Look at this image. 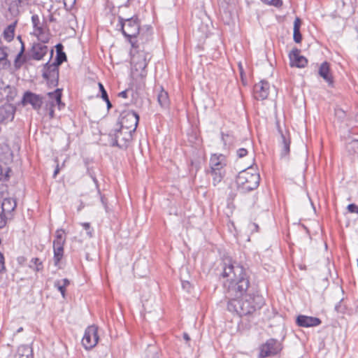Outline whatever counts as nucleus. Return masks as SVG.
<instances>
[{
	"mask_svg": "<svg viewBox=\"0 0 358 358\" xmlns=\"http://www.w3.org/2000/svg\"><path fill=\"white\" fill-rule=\"evenodd\" d=\"M221 276L227 278L224 286L227 287L229 296L232 297L227 303V309L236 313L240 317L250 315L263 305V299L259 295L245 294L250 281L245 270L231 259L224 262Z\"/></svg>",
	"mask_w": 358,
	"mask_h": 358,
	"instance_id": "nucleus-1",
	"label": "nucleus"
},
{
	"mask_svg": "<svg viewBox=\"0 0 358 358\" xmlns=\"http://www.w3.org/2000/svg\"><path fill=\"white\" fill-rule=\"evenodd\" d=\"M259 174L252 168L241 171L236 178L238 191L244 194L257 188L259 185Z\"/></svg>",
	"mask_w": 358,
	"mask_h": 358,
	"instance_id": "nucleus-2",
	"label": "nucleus"
},
{
	"mask_svg": "<svg viewBox=\"0 0 358 358\" xmlns=\"http://www.w3.org/2000/svg\"><path fill=\"white\" fill-rule=\"evenodd\" d=\"M132 133L134 132L131 130L117 124L115 127L109 134L111 145L120 148H127V143L132 139Z\"/></svg>",
	"mask_w": 358,
	"mask_h": 358,
	"instance_id": "nucleus-3",
	"label": "nucleus"
},
{
	"mask_svg": "<svg viewBox=\"0 0 358 358\" xmlns=\"http://www.w3.org/2000/svg\"><path fill=\"white\" fill-rule=\"evenodd\" d=\"M66 242L65 232L63 229H57L53 241V261L55 266L61 268V260L64 257V245Z\"/></svg>",
	"mask_w": 358,
	"mask_h": 358,
	"instance_id": "nucleus-4",
	"label": "nucleus"
},
{
	"mask_svg": "<svg viewBox=\"0 0 358 358\" xmlns=\"http://www.w3.org/2000/svg\"><path fill=\"white\" fill-rule=\"evenodd\" d=\"M282 349V344L276 339L270 338L260 347L259 357L266 358L278 355Z\"/></svg>",
	"mask_w": 358,
	"mask_h": 358,
	"instance_id": "nucleus-5",
	"label": "nucleus"
},
{
	"mask_svg": "<svg viewBox=\"0 0 358 358\" xmlns=\"http://www.w3.org/2000/svg\"><path fill=\"white\" fill-rule=\"evenodd\" d=\"M138 121V115L133 110H128L122 113L121 120L118 124L122 127L127 128L134 132L137 128Z\"/></svg>",
	"mask_w": 358,
	"mask_h": 358,
	"instance_id": "nucleus-6",
	"label": "nucleus"
},
{
	"mask_svg": "<svg viewBox=\"0 0 358 358\" xmlns=\"http://www.w3.org/2000/svg\"><path fill=\"white\" fill-rule=\"evenodd\" d=\"M98 327L95 325L88 327L82 339V344L86 350L93 348L98 343Z\"/></svg>",
	"mask_w": 358,
	"mask_h": 358,
	"instance_id": "nucleus-7",
	"label": "nucleus"
},
{
	"mask_svg": "<svg viewBox=\"0 0 358 358\" xmlns=\"http://www.w3.org/2000/svg\"><path fill=\"white\" fill-rule=\"evenodd\" d=\"M122 34L128 38H135L139 34L140 25L136 19L130 18L121 21Z\"/></svg>",
	"mask_w": 358,
	"mask_h": 358,
	"instance_id": "nucleus-8",
	"label": "nucleus"
},
{
	"mask_svg": "<svg viewBox=\"0 0 358 358\" xmlns=\"http://www.w3.org/2000/svg\"><path fill=\"white\" fill-rule=\"evenodd\" d=\"M43 77L51 87H56L59 80V66L47 63L44 66Z\"/></svg>",
	"mask_w": 358,
	"mask_h": 358,
	"instance_id": "nucleus-9",
	"label": "nucleus"
},
{
	"mask_svg": "<svg viewBox=\"0 0 358 358\" xmlns=\"http://www.w3.org/2000/svg\"><path fill=\"white\" fill-rule=\"evenodd\" d=\"M270 84L266 80H261L254 86V96L257 100L266 99L269 94Z\"/></svg>",
	"mask_w": 358,
	"mask_h": 358,
	"instance_id": "nucleus-10",
	"label": "nucleus"
},
{
	"mask_svg": "<svg viewBox=\"0 0 358 358\" xmlns=\"http://www.w3.org/2000/svg\"><path fill=\"white\" fill-rule=\"evenodd\" d=\"M209 166L210 170H224V167L227 166L226 157L222 154L212 155L210 159Z\"/></svg>",
	"mask_w": 358,
	"mask_h": 358,
	"instance_id": "nucleus-11",
	"label": "nucleus"
},
{
	"mask_svg": "<svg viewBox=\"0 0 358 358\" xmlns=\"http://www.w3.org/2000/svg\"><path fill=\"white\" fill-rule=\"evenodd\" d=\"M62 90L57 89L54 92H49L48 96L49 97L48 103L46 104V107H57L59 110H61L64 107V103L62 101Z\"/></svg>",
	"mask_w": 358,
	"mask_h": 358,
	"instance_id": "nucleus-12",
	"label": "nucleus"
},
{
	"mask_svg": "<svg viewBox=\"0 0 358 358\" xmlns=\"http://www.w3.org/2000/svg\"><path fill=\"white\" fill-rule=\"evenodd\" d=\"M290 65L297 68H303L308 63L307 59L300 55V50L297 48L294 49L289 55Z\"/></svg>",
	"mask_w": 358,
	"mask_h": 358,
	"instance_id": "nucleus-13",
	"label": "nucleus"
},
{
	"mask_svg": "<svg viewBox=\"0 0 358 358\" xmlns=\"http://www.w3.org/2000/svg\"><path fill=\"white\" fill-rule=\"evenodd\" d=\"M296 322L298 326L301 327H312L320 325L322 322L320 319L315 317L300 315L296 317Z\"/></svg>",
	"mask_w": 358,
	"mask_h": 358,
	"instance_id": "nucleus-14",
	"label": "nucleus"
},
{
	"mask_svg": "<svg viewBox=\"0 0 358 358\" xmlns=\"http://www.w3.org/2000/svg\"><path fill=\"white\" fill-rule=\"evenodd\" d=\"M17 206V202L13 198H5L1 203L2 214L5 215L7 219L11 220L13 218V212Z\"/></svg>",
	"mask_w": 358,
	"mask_h": 358,
	"instance_id": "nucleus-15",
	"label": "nucleus"
},
{
	"mask_svg": "<svg viewBox=\"0 0 358 358\" xmlns=\"http://www.w3.org/2000/svg\"><path fill=\"white\" fill-rule=\"evenodd\" d=\"M24 104H31L35 110L39 109L43 103L42 97L31 92H27L23 96Z\"/></svg>",
	"mask_w": 358,
	"mask_h": 358,
	"instance_id": "nucleus-16",
	"label": "nucleus"
},
{
	"mask_svg": "<svg viewBox=\"0 0 358 358\" xmlns=\"http://www.w3.org/2000/svg\"><path fill=\"white\" fill-rule=\"evenodd\" d=\"M15 108L12 104H5L0 107V123L12 121Z\"/></svg>",
	"mask_w": 358,
	"mask_h": 358,
	"instance_id": "nucleus-17",
	"label": "nucleus"
},
{
	"mask_svg": "<svg viewBox=\"0 0 358 358\" xmlns=\"http://www.w3.org/2000/svg\"><path fill=\"white\" fill-rule=\"evenodd\" d=\"M48 51V46L40 43H34L29 52V55L31 58L35 60H40L46 55Z\"/></svg>",
	"mask_w": 358,
	"mask_h": 358,
	"instance_id": "nucleus-18",
	"label": "nucleus"
},
{
	"mask_svg": "<svg viewBox=\"0 0 358 358\" xmlns=\"http://www.w3.org/2000/svg\"><path fill=\"white\" fill-rule=\"evenodd\" d=\"M280 133V143L282 145L281 156L285 157H287L290 151V137L288 132L283 133L281 130H279Z\"/></svg>",
	"mask_w": 358,
	"mask_h": 358,
	"instance_id": "nucleus-19",
	"label": "nucleus"
},
{
	"mask_svg": "<svg viewBox=\"0 0 358 358\" xmlns=\"http://www.w3.org/2000/svg\"><path fill=\"white\" fill-rule=\"evenodd\" d=\"M318 73L329 84V85H332L334 80L333 77L330 73V66L328 62H324L320 65Z\"/></svg>",
	"mask_w": 358,
	"mask_h": 358,
	"instance_id": "nucleus-20",
	"label": "nucleus"
},
{
	"mask_svg": "<svg viewBox=\"0 0 358 358\" xmlns=\"http://www.w3.org/2000/svg\"><path fill=\"white\" fill-rule=\"evenodd\" d=\"M131 64L134 65L136 70H144L148 65V62L144 54L139 53L138 55H133Z\"/></svg>",
	"mask_w": 358,
	"mask_h": 358,
	"instance_id": "nucleus-21",
	"label": "nucleus"
},
{
	"mask_svg": "<svg viewBox=\"0 0 358 358\" xmlns=\"http://www.w3.org/2000/svg\"><path fill=\"white\" fill-rule=\"evenodd\" d=\"M17 38L20 40V42L21 43V49L20 52L17 55L15 61H14V66L16 69H19L22 64L26 62V56H24V52L25 50V47L24 43L22 41L21 36H18Z\"/></svg>",
	"mask_w": 358,
	"mask_h": 358,
	"instance_id": "nucleus-22",
	"label": "nucleus"
},
{
	"mask_svg": "<svg viewBox=\"0 0 358 358\" xmlns=\"http://www.w3.org/2000/svg\"><path fill=\"white\" fill-rule=\"evenodd\" d=\"M14 358H33L32 349L28 345H22L18 348Z\"/></svg>",
	"mask_w": 358,
	"mask_h": 358,
	"instance_id": "nucleus-23",
	"label": "nucleus"
},
{
	"mask_svg": "<svg viewBox=\"0 0 358 358\" xmlns=\"http://www.w3.org/2000/svg\"><path fill=\"white\" fill-rule=\"evenodd\" d=\"M55 48H56L57 56H56L55 62H53L52 64L59 66L64 61L66 60V55L65 52L63 51L64 47L61 43L57 44L55 46Z\"/></svg>",
	"mask_w": 358,
	"mask_h": 358,
	"instance_id": "nucleus-24",
	"label": "nucleus"
},
{
	"mask_svg": "<svg viewBox=\"0 0 358 358\" xmlns=\"http://www.w3.org/2000/svg\"><path fill=\"white\" fill-rule=\"evenodd\" d=\"M6 47L0 48V70L6 69L10 66V62L8 59V53Z\"/></svg>",
	"mask_w": 358,
	"mask_h": 358,
	"instance_id": "nucleus-25",
	"label": "nucleus"
},
{
	"mask_svg": "<svg viewBox=\"0 0 358 358\" xmlns=\"http://www.w3.org/2000/svg\"><path fill=\"white\" fill-rule=\"evenodd\" d=\"M301 20L299 17H296L294 22V34H293V38L294 41L299 43L301 42L302 40V36L300 32V27L301 25Z\"/></svg>",
	"mask_w": 358,
	"mask_h": 358,
	"instance_id": "nucleus-26",
	"label": "nucleus"
},
{
	"mask_svg": "<svg viewBox=\"0 0 358 358\" xmlns=\"http://www.w3.org/2000/svg\"><path fill=\"white\" fill-rule=\"evenodd\" d=\"M157 101L162 108H167L169 106L170 101L168 93L163 88H161L157 94Z\"/></svg>",
	"mask_w": 358,
	"mask_h": 358,
	"instance_id": "nucleus-27",
	"label": "nucleus"
},
{
	"mask_svg": "<svg viewBox=\"0 0 358 358\" xmlns=\"http://www.w3.org/2000/svg\"><path fill=\"white\" fill-rule=\"evenodd\" d=\"M209 174H210L212 177V181L214 186H216L219 184L223 179L225 176V169L224 170H219V171H213L210 170L208 171Z\"/></svg>",
	"mask_w": 358,
	"mask_h": 358,
	"instance_id": "nucleus-28",
	"label": "nucleus"
},
{
	"mask_svg": "<svg viewBox=\"0 0 358 358\" xmlns=\"http://www.w3.org/2000/svg\"><path fill=\"white\" fill-rule=\"evenodd\" d=\"M29 267L36 272H40L43 269V264L39 258L34 257L30 260Z\"/></svg>",
	"mask_w": 358,
	"mask_h": 358,
	"instance_id": "nucleus-29",
	"label": "nucleus"
},
{
	"mask_svg": "<svg viewBox=\"0 0 358 358\" xmlns=\"http://www.w3.org/2000/svg\"><path fill=\"white\" fill-rule=\"evenodd\" d=\"M32 24L34 28V31L38 34L41 35L43 32L42 24L41 23L39 17L37 15H34L31 17Z\"/></svg>",
	"mask_w": 358,
	"mask_h": 358,
	"instance_id": "nucleus-30",
	"label": "nucleus"
},
{
	"mask_svg": "<svg viewBox=\"0 0 358 358\" xmlns=\"http://www.w3.org/2000/svg\"><path fill=\"white\" fill-rule=\"evenodd\" d=\"M15 31V26L9 25L3 31L4 38L10 41L13 38Z\"/></svg>",
	"mask_w": 358,
	"mask_h": 358,
	"instance_id": "nucleus-31",
	"label": "nucleus"
},
{
	"mask_svg": "<svg viewBox=\"0 0 358 358\" xmlns=\"http://www.w3.org/2000/svg\"><path fill=\"white\" fill-rule=\"evenodd\" d=\"M222 139L224 142V145L229 146L231 144H232L234 141V137L229 134H222Z\"/></svg>",
	"mask_w": 358,
	"mask_h": 358,
	"instance_id": "nucleus-32",
	"label": "nucleus"
},
{
	"mask_svg": "<svg viewBox=\"0 0 358 358\" xmlns=\"http://www.w3.org/2000/svg\"><path fill=\"white\" fill-rule=\"evenodd\" d=\"M54 286L60 292L62 296L64 298L66 287H64V285H62V282H59V280H56L54 282Z\"/></svg>",
	"mask_w": 358,
	"mask_h": 358,
	"instance_id": "nucleus-33",
	"label": "nucleus"
},
{
	"mask_svg": "<svg viewBox=\"0 0 358 358\" xmlns=\"http://www.w3.org/2000/svg\"><path fill=\"white\" fill-rule=\"evenodd\" d=\"M348 149L349 151L354 150L358 152V140H352L348 144Z\"/></svg>",
	"mask_w": 358,
	"mask_h": 358,
	"instance_id": "nucleus-34",
	"label": "nucleus"
},
{
	"mask_svg": "<svg viewBox=\"0 0 358 358\" xmlns=\"http://www.w3.org/2000/svg\"><path fill=\"white\" fill-rule=\"evenodd\" d=\"M84 229L86 231L87 236L91 238L93 236V230L91 229L90 224L89 222H83L81 224Z\"/></svg>",
	"mask_w": 358,
	"mask_h": 358,
	"instance_id": "nucleus-35",
	"label": "nucleus"
},
{
	"mask_svg": "<svg viewBox=\"0 0 358 358\" xmlns=\"http://www.w3.org/2000/svg\"><path fill=\"white\" fill-rule=\"evenodd\" d=\"M98 85H99L100 92L101 94V98L103 99H106L108 96L106 90H105L102 83H99Z\"/></svg>",
	"mask_w": 358,
	"mask_h": 358,
	"instance_id": "nucleus-36",
	"label": "nucleus"
},
{
	"mask_svg": "<svg viewBox=\"0 0 358 358\" xmlns=\"http://www.w3.org/2000/svg\"><path fill=\"white\" fill-rule=\"evenodd\" d=\"M236 196V194L234 192H231L229 195H228V197H227V205L229 206H232L233 205V201H234L235 198Z\"/></svg>",
	"mask_w": 358,
	"mask_h": 358,
	"instance_id": "nucleus-37",
	"label": "nucleus"
},
{
	"mask_svg": "<svg viewBox=\"0 0 358 358\" xmlns=\"http://www.w3.org/2000/svg\"><path fill=\"white\" fill-rule=\"evenodd\" d=\"M348 210L351 213L358 214V206L355 203H350L347 207Z\"/></svg>",
	"mask_w": 358,
	"mask_h": 358,
	"instance_id": "nucleus-38",
	"label": "nucleus"
},
{
	"mask_svg": "<svg viewBox=\"0 0 358 358\" xmlns=\"http://www.w3.org/2000/svg\"><path fill=\"white\" fill-rule=\"evenodd\" d=\"M6 271L4 257L1 252H0V273H2Z\"/></svg>",
	"mask_w": 358,
	"mask_h": 358,
	"instance_id": "nucleus-39",
	"label": "nucleus"
},
{
	"mask_svg": "<svg viewBox=\"0 0 358 358\" xmlns=\"http://www.w3.org/2000/svg\"><path fill=\"white\" fill-rule=\"evenodd\" d=\"M342 301L343 300H341L338 304L336 305L335 306V310L338 312V313H344L345 310V306H343L342 305Z\"/></svg>",
	"mask_w": 358,
	"mask_h": 358,
	"instance_id": "nucleus-40",
	"label": "nucleus"
},
{
	"mask_svg": "<svg viewBox=\"0 0 358 358\" xmlns=\"http://www.w3.org/2000/svg\"><path fill=\"white\" fill-rule=\"evenodd\" d=\"M237 155L239 158H242L248 155V150L245 148H239L237 150Z\"/></svg>",
	"mask_w": 358,
	"mask_h": 358,
	"instance_id": "nucleus-41",
	"label": "nucleus"
},
{
	"mask_svg": "<svg viewBox=\"0 0 358 358\" xmlns=\"http://www.w3.org/2000/svg\"><path fill=\"white\" fill-rule=\"evenodd\" d=\"M7 220H8V219H7V217L2 213H0V229L3 228L6 225Z\"/></svg>",
	"mask_w": 358,
	"mask_h": 358,
	"instance_id": "nucleus-42",
	"label": "nucleus"
},
{
	"mask_svg": "<svg viewBox=\"0 0 358 358\" xmlns=\"http://www.w3.org/2000/svg\"><path fill=\"white\" fill-rule=\"evenodd\" d=\"M248 227L252 232H257L259 231V226L256 223H250Z\"/></svg>",
	"mask_w": 358,
	"mask_h": 358,
	"instance_id": "nucleus-43",
	"label": "nucleus"
},
{
	"mask_svg": "<svg viewBox=\"0 0 358 358\" xmlns=\"http://www.w3.org/2000/svg\"><path fill=\"white\" fill-rule=\"evenodd\" d=\"M58 280L59 282H62V285H64V287H67L70 284V282L67 278H64L62 280Z\"/></svg>",
	"mask_w": 358,
	"mask_h": 358,
	"instance_id": "nucleus-44",
	"label": "nucleus"
},
{
	"mask_svg": "<svg viewBox=\"0 0 358 358\" xmlns=\"http://www.w3.org/2000/svg\"><path fill=\"white\" fill-rule=\"evenodd\" d=\"M127 92H128V90H124L121 92L119 93L118 96L120 97H122V98H127Z\"/></svg>",
	"mask_w": 358,
	"mask_h": 358,
	"instance_id": "nucleus-45",
	"label": "nucleus"
},
{
	"mask_svg": "<svg viewBox=\"0 0 358 358\" xmlns=\"http://www.w3.org/2000/svg\"><path fill=\"white\" fill-rule=\"evenodd\" d=\"M271 4L275 6H280L282 4L281 0H271Z\"/></svg>",
	"mask_w": 358,
	"mask_h": 358,
	"instance_id": "nucleus-46",
	"label": "nucleus"
},
{
	"mask_svg": "<svg viewBox=\"0 0 358 358\" xmlns=\"http://www.w3.org/2000/svg\"><path fill=\"white\" fill-rule=\"evenodd\" d=\"M47 108L49 110V115L50 118H53L55 116L54 113V108L52 107H47Z\"/></svg>",
	"mask_w": 358,
	"mask_h": 358,
	"instance_id": "nucleus-47",
	"label": "nucleus"
},
{
	"mask_svg": "<svg viewBox=\"0 0 358 358\" xmlns=\"http://www.w3.org/2000/svg\"><path fill=\"white\" fill-rule=\"evenodd\" d=\"M103 100L106 101V103L107 104L108 109H110V108H112V104H111V103H110V101L109 100L108 96L106 99H103Z\"/></svg>",
	"mask_w": 358,
	"mask_h": 358,
	"instance_id": "nucleus-48",
	"label": "nucleus"
},
{
	"mask_svg": "<svg viewBox=\"0 0 358 358\" xmlns=\"http://www.w3.org/2000/svg\"><path fill=\"white\" fill-rule=\"evenodd\" d=\"M49 20L50 22H57V18L55 17V14H50L49 16Z\"/></svg>",
	"mask_w": 358,
	"mask_h": 358,
	"instance_id": "nucleus-49",
	"label": "nucleus"
},
{
	"mask_svg": "<svg viewBox=\"0 0 358 358\" xmlns=\"http://www.w3.org/2000/svg\"><path fill=\"white\" fill-rule=\"evenodd\" d=\"M89 174L90 176V177L92 178V179L93 180L94 182L96 184V185L97 186V184H98V180L96 178L95 176H94L90 172H89Z\"/></svg>",
	"mask_w": 358,
	"mask_h": 358,
	"instance_id": "nucleus-50",
	"label": "nucleus"
},
{
	"mask_svg": "<svg viewBox=\"0 0 358 358\" xmlns=\"http://www.w3.org/2000/svg\"><path fill=\"white\" fill-rule=\"evenodd\" d=\"M59 166L57 165L55 171H54V173H53V177L54 178H56L57 175L59 173Z\"/></svg>",
	"mask_w": 358,
	"mask_h": 358,
	"instance_id": "nucleus-51",
	"label": "nucleus"
},
{
	"mask_svg": "<svg viewBox=\"0 0 358 358\" xmlns=\"http://www.w3.org/2000/svg\"><path fill=\"white\" fill-rule=\"evenodd\" d=\"M183 338L186 341H189L190 340V338L188 335V334L187 333H184L183 334Z\"/></svg>",
	"mask_w": 358,
	"mask_h": 358,
	"instance_id": "nucleus-52",
	"label": "nucleus"
},
{
	"mask_svg": "<svg viewBox=\"0 0 358 358\" xmlns=\"http://www.w3.org/2000/svg\"><path fill=\"white\" fill-rule=\"evenodd\" d=\"M22 328H20V329H19V330H18V331H22Z\"/></svg>",
	"mask_w": 358,
	"mask_h": 358,
	"instance_id": "nucleus-53",
	"label": "nucleus"
},
{
	"mask_svg": "<svg viewBox=\"0 0 358 358\" xmlns=\"http://www.w3.org/2000/svg\"><path fill=\"white\" fill-rule=\"evenodd\" d=\"M357 266H358V259H357Z\"/></svg>",
	"mask_w": 358,
	"mask_h": 358,
	"instance_id": "nucleus-54",
	"label": "nucleus"
},
{
	"mask_svg": "<svg viewBox=\"0 0 358 358\" xmlns=\"http://www.w3.org/2000/svg\"><path fill=\"white\" fill-rule=\"evenodd\" d=\"M75 1H76V0H73V2H75Z\"/></svg>",
	"mask_w": 358,
	"mask_h": 358,
	"instance_id": "nucleus-55",
	"label": "nucleus"
}]
</instances>
